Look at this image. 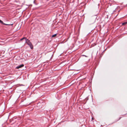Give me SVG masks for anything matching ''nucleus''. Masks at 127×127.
<instances>
[{
	"label": "nucleus",
	"instance_id": "1",
	"mask_svg": "<svg viewBox=\"0 0 127 127\" xmlns=\"http://www.w3.org/2000/svg\"><path fill=\"white\" fill-rule=\"evenodd\" d=\"M26 42L30 46L31 49H32L33 48V46L30 41L28 39H26Z\"/></svg>",
	"mask_w": 127,
	"mask_h": 127
},
{
	"label": "nucleus",
	"instance_id": "2",
	"mask_svg": "<svg viewBox=\"0 0 127 127\" xmlns=\"http://www.w3.org/2000/svg\"><path fill=\"white\" fill-rule=\"evenodd\" d=\"M0 23H1V24H3V25H8V26H9V25H12L13 24H6L5 23H4L0 19Z\"/></svg>",
	"mask_w": 127,
	"mask_h": 127
},
{
	"label": "nucleus",
	"instance_id": "3",
	"mask_svg": "<svg viewBox=\"0 0 127 127\" xmlns=\"http://www.w3.org/2000/svg\"><path fill=\"white\" fill-rule=\"evenodd\" d=\"M24 66V65L23 64H22L18 66H17L16 67V68L17 69H18L21 68Z\"/></svg>",
	"mask_w": 127,
	"mask_h": 127
},
{
	"label": "nucleus",
	"instance_id": "4",
	"mask_svg": "<svg viewBox=\"0 0 127 127\" xmlns=\"http://www.w3.org/2000/svg\"><path fill=\"white\" fill-rule=\"evenodd\" d=\"M24 39H25L26 41V39H27V38H26V37H24L23 38L21 39H20V40H21V41L22 40H23Z\"/></svg>",
	"mask_w": 127,
	"mask_h": 127
},
{
	"label": "nucleus",
	"instance_id": "5",
	"mask_svg": "<svg viewBox=\"0 0 127 127\" xmlns=\"http://www.w3.org/2000/svg\"><path fill=\"white\" fill-rule=\"evenodd\" d=\"M126 24H127V22H124L122 24L123 25H125Z\"/></svg>",
	"mask_w": 127,
	"mask_h": 127
},
{
	"label": "nucleus",
	"instance_id": "6",
	"mask_svg": "<svg viewBox=\"0 0 127 127\" xmlns=\"http://www.w3.org/2000/svg\"><path fill=\"white\" fill-rule=\"evenodd\" d=\"M56 35H57V34H54L53 35H52V37H55L56 36Z\"/></svg>",
	"mask_w": 127,
	"mask_h": 127
},
{
	"label": "nucleus",
	"instance_id": "7",
	"mask_svg": "<svg viewBox=\"0 0 127 127\" xmlns=\"http://www.w3.org/2000/svg\"><path fill=\"white\" fill-rule=\"evenodd\" d=\"M36 0H34L33 1V3L35 5H37V4L35 2V1Z\"/></svg>",
	"mask_w": 127,
	"mask_h": 127
},
{
	"label": "nucleus",
	"instance_id": "8",
	"mask_svg": "<svg viewBox=\"0 0 127 127\" xmlns=\"http://www.w3.org/2000/svg\"><path fill=\"white\" fill-rule=\"evenodd\" d=\"M82 56H85V57H88L87 56H86L85 55H82Z\"/></svg>",
	"mask_w": 127,
	"mask_h": 127
},
{
	"label": "nucleus",
	"instance_id": "9",
	"mask_svg": "<svg viewBox=\"0 0 127 127\" xmlns=\"http://www.w3.org/2000/svg\"><path fill=\"white\" fill-rule=\"evenodd\" d=\"M92 120H94V118L93 117H92Z\"/></svg>",
	"mask_w": 127,
	"mask_h": 127
}]
</instances>
